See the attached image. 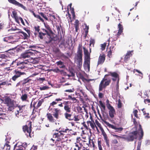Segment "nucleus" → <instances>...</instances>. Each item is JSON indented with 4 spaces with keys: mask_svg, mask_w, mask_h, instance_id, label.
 Returning a JSON list of instances; mask_svg holds the SVG:
<instances>
[{
    "mask_svg": "<svg viewBox=\"0 0 150 150\" xmlns=\"http://www.w3.org/2000/svg\"><path fill=\"white\" fill-rule=\"evenodd\" d=\"M110 75L113 77L112 80L113 81L118 80V75L116 73H111L109 75H105L99 85V91H102L104 88L110 84L111 81V78L110 77Z\"/></svg>",
    "mask_w": 150,
    "mask_h": 150,
    "instance_id": "obj_1",
    "label": "nucleus"
},
{
    "mask_svg": "<svg viewBox=\"0 0 150 150\" xmlns=\"http://www.w3.org/2000/svg\"><path fill=\"white\" fill-rule=\"evenodd\" d=\"M25 105L19 106L17 108L16 110L15 111L14 113L15 117L11 115L9 117V119L10 120H17L21 115V113L23 112L24 109Z\"/></svg>",
    "mask_w": 150,
    "mask_h": 150,
    "instance_id": "obj_2",
    "label": "nucleus"
},
{
    "mask_svg": "<svg viewBox=\"0 0 150 150\" xmlns=\"http://www.w3.org/2000/svg\"><path fill=\"white\" fill-rule=\"evenodd\" d=\"M82 51L80 49H79L75 57V61L79 69H80L82 65Z\"/></svg>",
    "mask_w": 150,
    "mask_h": 150,
    "instance_id": "obj_3",
    "label": "nucleus"
},
{
    "mask_svg": "<svg viewBox=\"0 0 150 150\" xmlns=\"http://www.w3.org/2000/svg\"><path fill=\"white\" fill-rule=\"evenodd\" d=\"M5 103L7 104L8 107V109L10 111L13 110L16 106V103L13 100H12L9 97L5 98Z\"/></svg>",
    "mask_w": 150,
    "mask_h": 150,
    "instance_id": "obj_4",
    "label": "nucleus"
},
{
    "mask_svg": "<svg viewBox=\"0 0 150 150\" xmlns=\"http://www.w3.org/2000/svg\"><path fill=\"white\" fill-rule=\"evenodd\" d=\"M13 73L14 75L12 76L11 79L14 81H16L18 78L20 77L21 76L25 74L24 72H21L16 69L13 70Z\"/></svg>",
    "mask_w": 150,
    "mask_h": 150,
    "instance_id": "obj_5",
    "label": "nucleus"
},
{
    "mask_svg": "<svg viewBox=\"0 0 150 150\" xmlns=\"http://www.w3.org/2000/svg\"><path fill=\"white\" fill-rule=\"evenodd\" d=\"M29 124V127L26 125L24 126L23 127V132L26 133V134H28L29 136L30 137H31L32 135V134L31 133L32 128L31 124L30 122Z\"/></svg>",
    "mask_w": 150,
    "mask_h": 150,
    "instance_id": "obj_6",
    "label": "nucleus"
},
{
    "mask_svg": "<svg viewBox=\"0 0 150 150\" xmlns=\"http://www.w3.org/2000/svg\"><path fill=\"white\" fill-rule=\"evenodd\" d=\"M117 29L118 30L117 31H115L114 32L113 35H115L114 37L115 38L119 37L122 33V25L121 22L118 24Z\"/></svg>",
    "mask_w": 150,
    "mask_h": 150,
    "instance_id": "obj_7",
    "label": "nucleus"
},
{
    "mask_svg": "<svg viewBox=\"0 0 150 150\" xmlns=\"http://www.w3.org/2000/svg\"><path fill=\"white\" fill-rule=\"evenodd\" d=\"M107 107L109 110V116L111 118H113L114 117V114H115V110L112 106L109 104H107Z\"/></svg>",
    "mask_w": 150,
    "mask_h": 150,
    "instance_id": "obj_8",
    "label": "nucleus"
},
{
    "mask_svg": "<svg viewBox=\"0 0 150 150\" xmlns=\"http://www.w3.org/2000/svg\"><path fill=\"white\" fill-rule=\"evenodd\" d=\"M137 133L138 132L137 130L130 132L127 139L130 141H133L137 138Z\"/></svg>",
    "mask_w": 150,
    "mask_h": 150,
    "instance_id": "obj_9",
    "label": "nucleus"
},
{
    "mask_svg": "<svg viewBox=\"0 0 150 150\" xmlns=\"http://www.w3.org/2000/svg\"><path fill=\"white\" fill-rule=\"evenodd\" d=\"M9 2L11 4H12L16 6H18V7H20L25 10H27L26 7L23 6L22 4H21L19 2H17L15 0H8Z\"/></svg>",
    "mask_w": 150,
    "mask_h": 150,
    "instance_id": "obj_10",
    "label": "nucleus"
},
{
    "mask_svg": "<svg viewBox=\"0 0 150 150\" xmlns=\"http://www.w3.org/2000/svg\"><path fill=\"white\" fill-rule=\"evenodd\" d=\"M33 54V53L30 52L28 51L26 52H25L21 54V58L25 59V60H27V58H28L30 57ZM28 60V59H27Z\"/></svg>",
    "mask_w": 150,
    "mask_h": 150,
    "instance_id": "obj_11",
    "label": "nucleus"
},
{
    "mask_svg": "<svg viewBox=\"0 0 150 150\" xmlns=\"http://www.w3.org/2000/svg\"><path fill=\"white\" fill-rule=\"evenodd\" d=\"M90 59L85 60L84 63L83 64V67L85 71L86 72H89L90 71Z\"/></svg>",
    "mask_w": 150,
    "mask_h": 150,
    "instance_id": "obj_12",
    "label": "nucleus"
},
{
    "mask_svg": "<svg viewBox=\"0 0 150 150\" xmlns=\"http://www.w3.org/2000/svg\"><path fill=\"white\" fill-rule=\"evenodd\" d=\"M104 123L106 124L109 127L113 129H115L116 130V132H120L122 131V128L120 127L119 128H117L114 126L110 124L108 122L106 121H104Z\"/></svg>",
    "mask_w": 150,
    "mask_h": 150,
    "instance_id": "obj_13",
    "label": "nucleus"
},
{
    "mask_svg": "<svg viewBox=\"0 0 150 150\" xmlns=\"http://www.w3.org/2000/svg\"><path fill=\"white\" fill-rule=\"evenodd\" d=\"M44 25L46 29H42L43 32H45L46 34H47V35H49V33L52 32V30L50 26L47 23H44Z\"/></svg>",
    "mask_w": 150,
    "mask_h": 150,
    "instance_id": "obj_14",
    "label": "nucleus"
},
{
    "mask_svg": "<svg viewBox=\"0 0 150 150\" xmlns=\"http://www.w3.org/2000/svg\"><path fill=\"white\" fill-rule=\"evenodd\" d=\"M29 62L28 61V60H26L24 62H18L16 63V65L17 66L19 67H18V68L21 69H23L25 68V66L24 65V64H28V62Z\"/></svg>",
    "mask_w": 150,
    "mask_h": 150,
    "instance_id": "obj_15",
    "label": "nucleus"
},
{
    "mask_svg": "<svg viewBox=\"0 0 150 150\" xmlns=\"http://www.w3.org/2000/svg\"><path fill=\"white\" fill-rule=\"evenodd\" d=\"M105 59V55L104 54H100L98 62V64H102L104 62Z\"/></svg>",
    "mask_w": 150,
    "mask_h": 150,
    "instance_id": "obj_16",
    "label": "nucleus"
},
{
    "mask_svg": "<svg viewBox=\"0 0 150 150\" xmlns=\"http://www.w3.org/2000/svg\"><path fill=\"white\" fill-rule=\"evenodd\" d=\"M69 101H64L63 103L64 104V109L66 111V112H71V108L68 105Z\"/></svg>",
    "mask_w": 150,
    "mask_h": 150,
    "instance_id": "obj_17",
    "label": "nucleus"
},
{
    "mask_svg": "<svg viewBox=\"0 0 150 150\" xmlns=\"http://www.w3.org/2000/svg\"><path fill=\"white\" fill-rule=\"evenodd\" d=\"M84 54L85 55V60L90 59V53L88 52V50L85 47H83Z\"/></svg>",
    "mask_w": 150,
    "mask_h": 150,
    "instance_id": "obj_18",
    "label": "nucleus"
},
{
    "mask_svg": "<svg viewBox=\"0 0 150 150\" xmlns=\"http://www.w3.org/2000/svg\"><path fill=\"white\" fill-rule=\"evenodd\" d=\"M54 111L53 115L56 119H58L59 118V114L60 110L57 108H55Z\"/></svg>",
    "mask_w": 150,
    "mask_h": 150,
    "instance_id": "obj_19",
    "label": "nucleus"
},
{
    "mask_svg": "<svg viewBox=\"0 0 150 150\" xmlns=\"http://www.w3.org/2000/svg\"><path fill=\"white\" fill-rule=\"evenodd\" d=\"M132 55L131 51L128 52L124 57V61L126 63L127 62V61L129 60V59L130 57Z\"/></svg>",
    "mask_w": 150,
    "mask_h": 150,
    "instance_id": "obj_20",
    "label": "nucleus"
},
{
    "mask_svg": "<svg viewBox=\"0 0 150 150\" xmlns=\"http://www.w3.org/2000/svg\"><path fill=\"white\" fill-rule=\"evenodd\" d=\"M25 148L23 147L21 145H19L18 144H16L14 146L15 150H24Z\"/></svg>",
    "mask_w": 150,
    "mask_h": 150,
    "instance_id": "obj_21",
    "label": "nucleus"
},
{
    "mask_svg": "<svg viewBox=\"0 0 150 150\" xmlns=\"http://www.w3.org/2000/svg\"><path fill=\"white\" fill-rule=\"evenodd\" d=\"M47 116L48 119L50 122H53L55 121V120L54 118L53 117L50 113H47Z\"/></svg>",
    "mask_w": 150,
    "mask_h": 150,
    "instance_id": "obj_22",
    "label": "nucleus"
},
{
    "mask_svg": "<svg viewBox=\"0 0 150 150\" xmlns=\"http://www.w3.org/2000/svg\"><path fill=\"white\" fill-rule=\"evenodd\" d=\"M121 97L119 96H118L116 99V101L117 105V107L119 108H120L122 106V104L120 100Z\"/></svg>",
    "mask_w": 150,
    "mask_h": 150,
    "instance_id": "obj_23",
    "label": "nucleus"
},
{
    "mask_svg": "<svg viewBox=\"0 0 150 150\" xmlns=\"http://www.w3.org/2000/svg\"><path fill=\"white\" fill-rule=\"evenodd\" d=\"M99 103L101 111L102 112H104L105 110V104L103 103L101 101H100Z\"/></svg>",
    "mask_w": 150,
    "mask_h": 150,
    "instance_id": "obj_24",
    "label": "nucleus"
},
{
    "mask_svg": "<svg viewBox=\"0 0 150 150\" xmlns=\"http://www.w3.org/2000/svg\"><path fill=\"white\" fill-rule=\"evenodd\" d=\"M138 131H141V135L139 136V139H142L144 135V132L142 128L141 125L139 124V125Z\"/></svg>",
    "mask_w": 150,
    "mask_h": 150,
    "instance_id": "obj_25",
    "label": "nucleus"
},
{
    "mask_svg": "<svg viewBox=\"0 0 150 150\" xmlns=\"http://www.w3.org/2000/svg\"><path fill=\"white\" fill-rule=\"evenodd\" d=\"M12 17L15 18V21H18V19L19 17L18 16L17 14L16 11H13L12 12Z\"/></svg>",
    "mask_w": 150,
    "mask_h": 150,
    "instance_id": "obj_26",
    "label": "nucleus"
},
{
    "mask_svg": "<svg viewBox=\"0 0 150 150\" xmlns=\"http://www.w3.org/2000/svg\"><path fill=\"white\" fill-rule=\"evenodd\" d=\"M2 109L0 108V120L1 119H5L6 117V115L5 114L2 113L1 112Z\"/></svg>",
    "mask_w": 150,
    "mask_h": 150,
    "instance_id": "obj_27",
    "label": "nucleus"
},
{
    "mask_svg": "<svg viewBox=\"0 0 150 150\" xmlns=\"http://www.w3.org/2000/svg\"><path fill=\"white\" fill-rule=\"evenodd\" d=\"M49 15L50 16V19L55 21H56L55 20L57 19V18L58 19L59 18V17L57 16V15H56V16L54 14H50Z\"/></svg>",
    "mask_w": 150,
    "mask_h": 150,
    "instance_id": "obj_28",
    "label": "nucleus"
},
{
    "mask_svg": "<svg viewBox=\"0 0 150 150\" xmlns=\"http://www.w3.org/2000/svg\"><path fill=\"white\" fill-rule=\"evenodd\" d=\"M64 116L65 117L68 119L69 120L71 121L73 120V119H71L70 118V117H71V114H69L67 112H66L65 113Z\"/></svg>",
    "mask_w": 150,
    "mask_h": 150,
    "instance_id": "obj_29",
    "label": "nucleus"
},
{
    "mask_svg": "<svg viewBox=\"0 0 150 150\" xmlns=\"http://www.w3.org/2000/svg\"><path fill=\"white\" fill-rule=\"evenodd\" d=\"M85 28L84 29V33L85 37H86L88 32L89 27L88 26H87L86 24H85Z\"/></svg>",
    "mask_w": 150,
    "mask_h": 150,
    "instance_id": "obj_30",
    "label": "nucleus"
},
{
    "mask_svg": "<svg viewBox=\"0 0 150 150\" xmlns=\"http://www.w3.org/2000/svg\"><path fill=\"white\" fill-rule=\"evenodd\" d=\"M42 102L40 100L38 103L37 104V103H35L34 104V106L35 108H38V107H40L42 105Z\"/></svg>",
    "mask_w": 150,
    "mask_h": 150,
    "instance_id": "obj_31",
    "label": "nucleus"
},
{
    "mask_svg": "<svg viewBox=\"0 0 150 150\" xmlns=\"http://www.w3.org/2000/svg\"><path fill=\"white\" fill-rule=\"evenodd\" d=\"M12 38L11 37H6L3 38V40L4 42H10V41Z\"/></svg>",
    "mask_w": 150,
    "mask_h": 150,
    "instance_id": "obj_32",
    "label": "nucleus"
},
{
    "mask_svg": "<svg viewBox=\"0 0 150 150\" xmlns=\"http://www.w3.org/2000/svg\"><path fill=\"white\" fill-rule=\"evenodd\" d=\"M28 98V96L27 94H24L22 95L21 97V98L23 101H25Z\"/></svg>",
    "mask_w": 150,
    "mask_h": 150,
    "instance_id": "obj_33",
    "label": "nucleus"
},
{
    "mask_svg": "<svg viewBox=\"0 0 150 150\" xmlns=\"http://www.w3.org/2000/svg\"><path fill=\"white\" fill-rule=\"evenodd\" d=\"M96 123L97 125L98 126V127H99L102 132L104 133V130L103 128L102 127L101 124L98 121L97 122H96Z\"/></svg>",
    "mask_w": 150,
    "mask_h": 150,
    "instance_id": "obj_34",
    "label": "nucleus"
},
{
    "mask_svg": "<svg viewBox=\"0 0 150 150\" xmlns=\"http://www.w3.org/2000/svg\"><path fill=\"white\" fill-rule=\"evenodd\" d=\"M10 146L7 143L4 144V150H10Z\"/></svg>",
    "mask_w": 150,
    "mask_h": 150,
    "instance_id": "obj_35",
    "label": "nucleus"
},
{
    "mask_svg": "<svg viewBox=\"0 0 150 150\" xmlns=\"http://www.w3.org/2000/svg\"><path fill=\"white\" fill-rule=\"evenodd\" d=\"M53 137H54L55 138H62L61 134H60V133L59 132L57 133H55L53 135Z\"/></svg>",
    "mask_w": 150,
    "mask_h": 150,
    "instance_id": "obj_36",
    "label": "nucleus"
},
{
    "mask_svg": "<svg viewBox=\"0 0 150 150\" xmlns=\"http://www.w3.org/2000/svg\"><path fill=\"white\" fill-rule=\"evenodd\" d=\"M102 133L104 136V139L105 140V141L106 143L107 144H108V139L107 135L106 134L104 131V133Z\"/></svg>",
    "mask_w": 150,
    "mask_h": 150,
    "instance_id": "obj_37",
    "label": "nucleus"
},
{
    "mask_svg": "<svg viewBox=\"0 0 150 150\" xmlns=\"http://www.w3.org/2000/svg\"><path fill=\"white\" fill-rule=\"evenodd\" d=\"M19 21H20L21 23L23 25H25V23L24 22V21L22 19V18H21V17H19V18H18V21H16V22H17V23H19Z\"/></svg>",
    "mask_w": 150,
    "mask_h": 150,
    "instance_id": "obj_38",
    "label": "nucleus"
},
{
    "mask_svg": "<svg viewBox=\"0 0 150 150\" xmlns=\"http://www.w3.org/2000/svg\"><path fill=\"white\" fill-rule=\"evenodd\" d=\"M74 120L75 121L77 122L79 120L80 118L79 117L78 115H75L74 117Z\"/></svg>",
    "mask_w": 150,
    "mask_h": 150,
    "instance_id": "obj_39",
    "label": "nucleus"
},
{
    "mask_svg": "<svg viewBox=\"0 0 150 150\" xmlns=\"http://www.w3.org/2000/svg\"><path fill=\"white\" fill-rule=\"evenodd\" d=\"M138 112V111L137 110H134L133 111V113L134 114V116L136 117L137 118H139V117L137 113Z\"/></svg>",
    "mask_w": 150,
    "mask_h": 150,
    "instance_id": "obj_40",
    "label": "nucleus"
},
{
    "mask_svg": "<svg viewBox=\"0 0 150 150\" xmlns=\"http://www.w3.org/2000/svg\"><path fill=\"white\" fill-rule=\"evenodd\" d=\"M46 34H46L45 32H44V33H42L41 32H39V37L41 39H43V36Z\"/></svg>",
    "mask_w": 150,
    "mask_h": 150,
    "instance_id": "obj_41",
    "label": "nucleus"
},
{
    "mask_svg": "<svg viewBox=\"0 0 150 150\" xmlns=\"http://www.w3.org/2000/svg\"><path fill=\"white\" fill-rule=\"evenodd\" d=\"M48 88L49 87L47 86H44L41 87H40L39 89L41 91H42L47 90Z\"/></svg>",
    "mask_w": 150,
    "mask_h": 150,
    "instance_id": "obj_42",
    "label": "nucleus"
},
{
    "mask_svg": "<svg viewBox=\"0 0 150 150\" xmlns=\"http://www.w3.org/2000/svg\"><path fill=\"white\" fill-rule=\"evenodd\" d=\"M70 11H71V12L72 15V16L74 18L75 17V13L74 11V8H70Z\"/></svg>",
    "mask_w": 150,
    "mask_h": 150,
    "instance_id": "obj_43",
    "label": "nucleus"
},
{
    "mask_svg": "<svg viewBox=\"0 0 150 150\" xmlns=\"http://www.w3.org/2000/svg\"><path fill=\"white\" fill-rule=\"evenodd\" d=\"M16 33H22V34H23L24 37L25 38H27L28 37L27 34L26 33H24L23 32V31L20 32V31H18V32H16Z\"/></svg>",
    "mask_w": 150,
    "mask_h": 150,
    "instance_id": "obj_44",
    "label": "nucleus"
},
{
    "mask_svg": "<svg viewBox=\"0 0 150 150\" xmlns=\"http://www.w3.org/2000/svg\"><path fill=\"white\" fill-rule=\"evenodd\" d=\"M106 46V43H104L103 44H101V49L102 50H104L105 49Z\"/></svg>",
    "mask_w": 150,
    "mask_h": 150,
    "instance_id": "obj_45",
    "label": "nucleus"
},
{
    "mask_svg": "<svg viewBox=\"0 0 150 150\" xmlns=\"http://www.w3.org/2000/svg\"><path fill=\"white\" fill-rule=\"evenodd\" d=\"M133 120L135 126V127H134V128L137 129V122L135 118L133 119Z\"/></svg>",
    "mask_w": 150,
    "mask_h": 150,
    "instance_id": "obj_46",
    "label": "nucleus"
},
{
    "mask_svg": "<svg viewBox=\"0 0 150 150\" xmlns=\"http://www.w3.org/2000/svg\"><path fill=\"white\" fill-rule=\"evenodd\" d=\"M41 16L44 18L45 19L48 20V18L43 13H40Z\"/></svg>",
    "mask_w": 150,
    "mask_h": 150,
    "instance_id": "obj_47",
    "label": "nucleus"
},
{
    "mask_svg": "<svg viewBox=\"0 0 150 150\" xmlns=\"http://www.w3.org/2000/svg\"><path fill=\"white\" fill-rule=\"evenodd\" d=\"M74 91V90L73 88L72 89H68L64 91L66 92H69L70 93L73 92Z\"/></svg>",
    "mask_w": 150,
    "mask_h": 150,
    "instance_id": "obj_48",
    "label": "nucleus"
},
{
    "mask_svg": "<svg viewBox=\"0 0 150 150\" xmlns=\"http://www.w3.org/2000/svg\"><path fill=\"white\" fill-rule=\"evenodd\" d=\"M74 25H75V29H76V32H77L78 30V29L79 28V24H75Z\"/></svg>",
    "mask_w": 150,
    "mask_h": 150,
    "instance_id": "obj_49",
    "label": "nucleus"
},
{
    "mask_svg": "<svg viewBox=\"0 0 150 150\" xmlns=\"http://www.w3.org/2000/svg\"><path fill=\"white\" fill-rule=\"evenodd\" d=\"M51 70L52 71H53L54 72H58L59 71H60V70L58 68H56V69H52Z\"/></svg>",
    "mask_w": 150,
    "mask_h": 150,
    "instance_id": "obj_50",
    "label": "nucleus"
},
{
    "mask_svg": "<svg viewBox=\"0 0 150 150\" xmlns=\"http://www.w3.org/2000/svg\"><path fill=\"white\" fill-rule=\"evenodd\" d=\"M56 64L57 66L61 65L63 64V62H62L61 61H59L57 62L56 63Z\"/></svg>",
    "mask_w": 150,
    "mask_h": 150,
    "instance_id": "obj_51",
    "label": "nucleus"
},
{
    "mask_svg": "<svg viewBox=\"0 0 150 150\" xmlns=\"http://www.w3.org/2000/svg\"><path fill=\"white\" fill-rule=\"evenodd\" d=\"M144 101L146 104L150 103V99H144Z\"/></svg>",
    "mask_w": 150,
    "mask_h": 150,
    "instance_id": "obj_52",
    "label": "nucleus"
},
{
    "mask_svg": "<svg viewBox=\"0 0 150 150\" xmlns=\"http://www.w3.org/2000/svg\"><path fill=\"white\" fill-rule=\"evenodd\" d=\"M1 84L3 85H6L7 86H9V85H11V83H8L7 82H3L1 83Z\"/></svg>",
    "mask_w": 150,
    "mask_h": 150,
    "instance_id": "obj_53",
    "label": "nucleus"
},
{
    "mask_svg": "<svg viewBox=\"0 0 150 150\" xmlns=\"http://www.w3.org/2000/svg\"><path fill=\"white\" fill-rule=\"evenodd\" d=\"M68 97H69V98L70 99H71V100H73V101L76 100V98L74 97L72 98L71 97V96H70V95L68 96Z\"/></svg>",
    "mask_w": 150,
    "mask_h": 150,
    "instance_id": "obj_54",
    "label": "nucleus"
},
{
    "mask_svg": "<svg viewBox=\"0 0 150 150\" xmlns=\"http://www.w3.org/2000/svg\"><path fill=\"white\" fill-rule=\"evenodd\" d=\"M31 80H30V79H25L24 81L23 82V84H25L27 83L28 82H29L30 81H31Z\"/></svg>",
    "mask_w": 150,
    "mask_h": 150,
    "instance_id": "obj_55",
    "label": "nucleus"
},
{
    "mask_svg": "<svg viewBox=\"0 0 150 150\" xmlns=\"http://www.w3.org/2000/svg\"><path fill=\"white\" fill-rule=\"evenodd\" d=\"M83 145L82 144V143H79V145L78 144H76V147H77L78 148L79 147H82Z\"/></svg>",
    "mask_w": 150,
    "mask_h": 150,
    "instance_id": "obj_56",
    "label": "nucleus"
},
{
    "mask_svg": "<svg viewBox=\"0 0 150 150\" xmlns=\"http://www.w3.org/2000/svg\"><path fill=\"white\" fill-rule=\"evenodd\" d=\"M35 29L36 31H37L38 32H39L40 29H39V26H35Z\"/></svg>",
    "mask_w": 150,
    "mask_h": 150,
    "instance_id": "obj_57",
    "label": "nucleus"
},
{
    "mask_svg": "<svg viewBox=\"0 0 150 150\" xmlns=\"http://www.w3.org/2000/svg\"><path fill=\"white\" fill-rule=\"evenodd\" d=\"M56 101H53L50 104V105L52 106H54V105H56L57 104V102H56Z\"/></svg>",
    "mask_w": 150,
    "mask_h": 150,
    "instance_id": "obj_58",
    "label": "nucleus"
},
{
    "mask_svg": "<svg viewBox=\"0 0 150 150\" xmlns=\"http://www.w3.org/2000/svg\"><path fill=\"white\" fill-rule=\"evenodd\" d=\"M98 96L99 98H102L103 97V94L100 92L99 93Z\"/></svg>",
    "mask_w": 150,
    "mask_h": 150,
    "instance_id": "obj_59",
    "label": "nucleus"
},
{
    "mask_svg": "<svg viewBox=\"0 0 150 150\" xmlns=\"http://www.w3.org/2000/svg\"><path fill=\"white\" fill-rule=\"evenodd\" d=\"M10 30H13V31H16V30H19L18 29H17L16 28V27H15V28H11L10 29Z\"/></svg>",
    "mask_w": 150,
    "mask_h": 150,
    "instance_id": "obj_60",
    "label": "nucleus"
},
{
    "mask_svg": "<svg viewBox=\"0 0 150 150\" xmlns=\"http://www.w3.org/2000/svg\"><path fill=\"white\" fill-rule=\"evenodd\" d=\"M90 122V125L92 128H94L95 127V124Z\"/></svg>",
    "mask_w": 150,
    "mask_h": 150,
    "instance_id": "obj_61",
    "label": "nucleus"
},
{
    "mask_svg": "<svg viewBox=\"0 0 150 150\" xmlns=\"http://www.w3.org/2000/svg\"><path fill=\"white\" fill-rule=\"evenodd\" d=\"M149 113H147L144 115L145 117L147 118H150V117L149 116Z\"/></svg>",
    "mask_w": 150,
    "mask_h": 150,
    "instance_id": "obj_62",
    "label": "nucleus"
},
{
    "mask_svg": "<svg viewBox=\"0 0 150 150\" xmlns=\"http://www.w3.org/2000/svg\"><path fill=\"white\" fill-rule=\"evenodd\" d=\"M112 54V52L110 50L108 52V56L109 57H110Z\"/></svg>",
    "mask_w": 150,
    "mask_h": 150,
    "instance_id": "obj_63",
    "label": "nucleus"
},
{
    "mask_svg": "<svg viewBox=\"0 0 150 150\" xmlns=\"http://www.w3.org/2000/svg\"><path fill=\"white\" fill-rule=\"evenodd\" d=\"M37 148V146H35L32 147L30 150H36Z\"/></svg>",
    "mask_w": 150,
    "mask_h": 150,
    "instance_id": "obj_64",
    "label": "nucleus"
}]
</instances>
